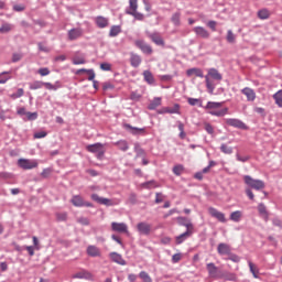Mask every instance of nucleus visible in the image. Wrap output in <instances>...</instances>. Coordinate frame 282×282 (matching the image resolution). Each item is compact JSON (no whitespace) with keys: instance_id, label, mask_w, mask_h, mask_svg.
Listing matches in <instances>:
<instances>
[{"instance_id":"obj_1","label":"nucleus","mask_w":282,"mask_h":282,"mask_svg":"<svg viewBox=\"0 0 282 282\" xmlns=\"http://www.w3.org/2000/svg\"><path fill=\"white\" fill-rule=\"evenodd\" d=\"M224 102L208 101L205 106L207 113L210 116H216L217 118H223L228 113V108H221Z\"/></svg>"},{"instance_id":"obj_2","label":"nucleus","mask_w":282,"mask_h":282,"mask_svg":"<svg viewBox=\"0 0 282 282\" xmlns=\"http://www.w3.org/2000/svg\"><path fill=\"white\" fill-rule=\"evenodd\" d=\"M210 78H213L214 80H221L224 77L221 76V73H219V70H217V68H209L208 69V74L205 76V83H206V87L207 89H209L210 91L215 90V85H213V82H210Z\"/></svg>"},{"instance_id":"obj_3","label":"nucleus","mask_w":282,"mask_h":282,"mask_svg":"<svg viewBox=\"0 0 282 282\" xmlns=\"http://www.w3.org/2000/svg\"><path fill=\"white\" fill-rule=\"evenodd\" d=\"M245 184L249 186V188H253V191H263L265 188V183L261 180H254L250 175L243 176Z\"/></svg>"},{"instance_id":"obj_4","label":"nucleus","mask_w":282,"mask_h":282,"mask_svg":"<svg viewBox=\"0 0 282 282\" xmlns=\"http://www.w3.org/2000/svg\"><path fill=\"white\" fill-rule=\"evenodd\" d=\"M86 151H88V153H96L97 154V159L98 160H102V158L105 156V152L107 151L105 149V144L102 143H94V144H89L86 147Z\"/></svg>"},{"instance_id":"obj_5","label":"nucleus","mask_w":282,"mask_h":282,"mask_svg":"<svg viewBox=\"0 0 282 282\" xmlns=\"http://www.w3.org/2000/svg\"><path fill=\"white\" fill-rule=\"evenodd\" d=\"M18 166L24 171H31V169H36L39 166V162L36 160L19 159Z\"/></svg>"},{"instance_id":"obj_6","label":"nucleus","mask_w":282,"mask_h":282,"mask_svg":"<svg viewBox=\"0 0 282 282\" xmlns=\"http://www.w3.org/2000/svg\"><path fill=\"white\" fill-rule=\"evenodd\" d=\"M70 203L73 204V206H76V208H82L83 206H86V208L94 207V204L85 202V199H83L80 195L73 196Z\"/></svg>"},{"instance_id":"obj_7","label":"nucleus","mask_w":282,"mask_h":282,"mask_svg":"<svg viewBox=\"0 0 282 282\" xmlns=\"http://www.w3.org/2000/svg\"><path fill=\"white\" fill-rule=\"evenodd\" d=\"M112 232H119V235H129V226L124 223H111Z\"/></svg>"},{"instance_id":"obj_8","label":"nucleus","mask_w":282,"mask_h":282,"mask_svg":"<svg viewBox=\"0 0 282 282\" xmlns=\"http://www.w3.org/2000/svg\"><path fill=\"white\" fill-rule=\"evenodd\" d=\"M135 47L141 50L143 54H148V56H151L153 54V47H151L148 43L144 42V40H137L134 42Z\"/></svg>"},{"instance_id":"obj_9","label":"nucleus","mask_w":282,"mask_h":282,"mask_svg":"<svg viewBox=\"0 0 282 282\" xmlns=\"http://www.w3.org/2000/svg\"><path fill=\"white\" fill-rule=\"evenodd\" d=\"M208 213H209L210 217H214L215 219H217L221 224H226V215L224 213L217 210V208L209 207Z\"/></svg>"},{"instance_id":"obj_10","label":"nucleus","mask_w":282,"mask_h":282,"mask_svg":"<svg viewBox=\"0 0 282 282\" xmlns=\"http://www.w3.org/2000/svg\"><path fill=\"white\" fill-rule=\"evenodd\" d=\"M241 94L246 96L248 102H254V100H257V93H254V89L250 87L242 88Z\"/></svg>"},{"instance_id":"obj_11","label":"nucleus","mask_w":282,"mask_h":282,"mask_svg":"<svg viewBox=\"0 0 282 282\" xmlns=\"http://www.w3.org/2000/svg\"><path fill=\"white\" fill-rule=\"evenodd\" d=\"M123 128L126 129V131H129V133H131L132 135H142L145 132L144 128H135L129 123H124Z\"/></svg>"},{"instance_id":"obj_12","label":"nucleus","mask_w":282,"mask_h":282,"mask_svg":"<svg viewBox=\"0 0 282 282\" xmlns=\"http://www.w3.org/2000/svg\"><path fill=\"white\" fill-rule=\"evenodd\" d=\"M193 32L199 39H210V32H208V30H206L204 26H195L193 29Z\"/></svg>"},{"instance_id":"obj_13","label":"nucleus","mask_w":282,"mask_h":282,"mask_svg":"<svg viewBox=\"0 0 282 282\" xmlns=\"http://www.w3.org/2000/svg\"><path fill=\"white\" fill-rule=\"evenodd\" d=\"M217 252L221 257H224V256L228 257L232 252V249L230 248V246L228 243L220 242L217 247Z\"/></svg>"},{"instance_id":"obj_14","label":"nucleus","mask_w":282,"mask_h":282,"mask_svg":"<svg viewBox=\"0 0 282 282\" xmlns=\"http://www.w3.org/2000/svg\"><path fill=\"white\" fill-rule=\"evenodd\" d=\"M137 229H138V232H140V235H145V236L151 235V225L149 223H139L137 225Z\"/></svg>"},{"instance_id":"obj_15","label":"nucleus","mask_w":282,"mask_h":282,"mask_svg":"<svg viewBox=\"0 0 282 282\" xmlns=\"http://www.w3.org/2000/svg\"><path fill=\"white\" fill-rule=\"evenodd\" d=\"M93 202H97V204H101L102 206H113V202L109 198H102L98 196V194H93L91 195Z\"/></svg>"},{"instance_id":"obj_16","label":"nucleus","mask_w":282,"mask_h":282,"mask_svg":"<svg viewBox=\"0 0 282 282\" xmlns=\"http://www.w3.org/2000/svg\"><path fill=\"white\" fill-rule=\"evenodd\" d=\"M226 124L235 127L236 129H247L246 123L239 119H226Z\"/></svg>"},{"instance_id":"obj_17","label":"nucleus","mask_w":282,"mask_h":282,"mask_svg":"<svg viewBox=\"0 0 282 282\" xmlns=\"http://www.w3.org/2000/svg\"><path fill=\"white\" fill-rule=\"evenodd\" d=\"M130 65L134 68H137L139 65H142V56L135 53H130Z\"/></svg>"},{"instance_id":"obj_18","label":"nucleus","mask_w":282,"mask_h":282,"mask_svg":"<svg viewBox=\"0 0 282 282\" xmlns=\"http://www.w3.org/2000/svg\"><path fill=\"white\" fill-rule=\"evenodd\" d=\"M83 36V29H72L68 31V40L76 41Z\"/></svg>"},{"instance_id":"obj_19","label":"nucleus","mask_w":282,"mask_h":282,"mask_svg":"<svg viewBox=\"0 0 282 282\" xmlns=\"http://www.w3.org/2000/svg\"><path fill=\"white\" fill-rule=\"evenodd\" d=\"M149 39H151L152 43L155 45H161L164 47V39H162V35L160 33H152L149 35Z\"/></svg>"},{"instance_id":"obj_20","label":"nucleus","mask_w":282,"mask_h":282,"mask_svg":"<svg viewBox=\"0 0 282 282\" xmlns=\"http://www.w3.org/2000/svg\"><path fill=\"white\" fill-rule=\"evenodd\" d=\"M73 279H86L87 281H91L94 275L89 271H79L73 275Z\"/></svg>"},{"instance_id":"obj_21","label":"nucleus","mask_w":282,"mask_h":282,"mask_svg":"<svg viewBox=\"0 0 282 282\" xmlns=\"http://www.w3.org/2000/svg\"><path fill=\"white\" fill-rule=\"evenodd\" d=\"M192 235H193V231H185L184 234H181L175 238L176 245L180 246L184 243L188 239V237H191Z\"/></svg>"},{"instance_id":"obj_22","label":"nucleus","mask_w":282,"mask_h":282,"mask_svg":"<svg viewBox=\"0 0 282 282\" xmlns=\"http://www.w3.org/2000/svg\"><path fill=\"white\" fill-rule=\"evenodd\" d=\"M110 259L115 263H118L119 265H127V261L122 259V256H120L119 253H116V252L110 253Z\"/></svg>"},{"instance_id":"obj_23","label":"nucleus","mask_w":282,"mask_h":282,"mask_svg":"<svg viewBox=\"0 0 282 282\" xmlns=\"http://www.w3.org/2000/svg\"><path fill=\"white\" fill-rule=\"evenodd\" d=\"M159 113H180V105L175 104L174 107L162 108Z\"/></svg>"},{"instance_id":"obj_24","label":"nucleus","mask_w":282,"mask_h":282,"mask_svg":"<svg viewBox=\"0 0 282 282\" xmlns=\"http://www.w3.org/2000/svg\"><path fill=\"white\" fill-rule=\"evenodd\" d=\"M187 76H197L198 78H204V72L202 68H189L186 70Z\"/></svg>"},{"instance_id":"obj_25","label":"nucleus","mask_w":282,"mask_h":282,"mask_svg":"<svg viewBox=\"0 0 282 282\" xmlns=\"http://www.w3.org/2000/svg\"><path fill=\"white\" fill-rule=\"evenodd\" d=\"M162 106V98L161 97H155L148 106V109H150V111H153L155 109H158V107Z\"/></svg>"},{"instance_id":"obj_26","label":"nucleus","mask_w":282,"mask_h":282,"mask_svg":"<svg viewBox=\"0 0 282 282\" xmlns=\"http://www.w3.org/2000/svg\"><path fill=\"white\" fill-rule=\"evenodd\" d=\"M206 268H207V272H208L209 276H212V278L217 276L218 268H217V265H215V263H213V262L207 263Z\"/></svg>"},{"instance_id":"obj_27","label":"nucleus","mask_w":282,"mask_h":282,"mask_svg":"<svg viewBox=\"0 0 282 282\" xmlns=\"http://www.w3.org/2000/svg\"><path fill=\"white\" fill-rule=\"evenodd\" d=\"M138 11V0H129V8L126 10V14H131Z\"/></svg>"},{"instance_id":"obj_28","label":"nucleus","mask_w":282,"mask_h":282,"mask_svg":"<svg viewBox=\"0 0 282 282\" xmlns=\"http://www.w3.org/2000/svg\"><path fill=\"white\" fill-rule=\"evenodd\" d=\"M87 254L89 257H100V249H98L96 246H89L87 248Z\"/></svg>"},{"instance_id":"obj_29","label":"nucleus","mask_w":282,"mask_h":282,"mask_svg":"<svg viewBox=\"0 0 282 282\" xmlns=\"http://www.w3.org/2000/svg\"><path fill=\"white\" fill-rule=\"evenodd\" d=\"M226 41L231 45H235V43H237V35L232 32V30L227 31Z\"/></svg>"},{"instance_id":"obj_30","label":"nucleus","mask_w":282,"mask_h":282,"mask_svg":"<svg viewBox=\"0 0 282 282\" xmlns=\"http://www.w3.org/2000/svg\"><path fill=\"white\" fill-rule=\"evenodd\" d=\"M248 265L253 279H259V268H257V264L252 263V261H248Z\"/></svg>"},{"instance_id":"obj_31","label":"nucleus","mask_w":282,"mask_h":282,"mask_svg":"<svg viewBox=\"0 0 282 282\" xmlns=\"http://www.w3.org/2000/svg\"><path fill=\"white\" fill-rule=\"evenodd\" d=\"M143 78L145 83H148L149 85H153L155 83V79L153 78V74L150 70L143 72Z\"/></svg>"},{"instance_id":"obj_32","label":"nucleus","mask_w":282,"mask_h":282,"mask_svg":"<svg viewBox=\"0 0 282 282\" xmlns=\"http://www.w3.org/2000/svg\"><path fill=\"white\" fill-rule=\"evenodd\" d=\"M181 19H182V13L175 12L174 14H172L171 21L174 25L180 26L182 23Z\"/></svg>"},{"instance_id":"obj_33","label":"nucleus","mask_w":282,"mask_h":282,"mask_svg":"<svg viewBox=\"0 0 282 282\" xmlns=\"http://www.w3.org/2000/svg\"><path fill=\"white\" fill-rule=\"evenodd\" d=\"M96 24L99 28H107V25H109V20H107V18H105V17H98L96 19Z\"/></svg>"},{"instance_id":"obj_34","label":"nucleus","mask_w":282,"mask_h":282,"mask_svg":"<svg viewBox=\"0 0 282 282\" xmlns=\"http://www.w3.org/2000/svg\"><path fill=\"white\" fill-rule=\"evenodd\" d=\"M115 145L118 147L120 151H129V143L124 140H120L116 142Z\"/></svg>"},{"instance_id":"obj_35","label":"nucleus","mask_w":282,"mask_h":282,"mask_svg":"<svg viewBox=\"0 0 282 282\" xmlns=\"http://www.w3.org/2000/svg\"><path fill=\"white\" fill-rule=\"evenodd\" d=\"M220 151H221V153H225V155H232V147H230L226 143H223L220 145Z\"/></svg>"},{"instance_id":"obj_36","label":"nucleus","mask_w":282,"mask_h":282,"mask_svg":"<svg viewBox=\"0 0 282 282\" xmlns=\"http://www.w3.org/2000/svg\"><path fill=\"white\" fill-rule=\"evenodd\" d=\"M273 99L275 100V105H278V107L282 108V90H278L274 95H273Z\"/></svg>"},{"instance_id":"obj_37","label":"nucleus","mask_w":282,"mask_h":282,"mask_svg":"<svg viewBox=\"0 0 282 282\" xmlns=\"http://www.w3.org/2000/svg\"><path fill=\"white\" fill-rule=\"evenodd\" d=\"M29 87H30L31 90L43 89V82L35 80L33 83H30Z\"/></svg>"},{"instance_id":"obj_38","label":"nucleus","mask_w":282,"mask_h":282,"mask_svg":"<svg viewBox=\"0 0 282 282\" xmlns=\"http://www.w3.org/2000/svg\"><path fill=\"white\" fill-rule=\"evenodd\" d=\"M8 32H12V24L4 23L0 28V34H8Z\"/></svg>"},{"instance_id":"obj_39","label":"nucleus","mask_w":282,"mask_h":282,"mask_svg":"<svg viewBox=\"0 0 282 282\" xmlns=\"http://www.w3.org/2000/svg\"><path fill=\"white\" fill-rule=\"evenodd\" d=\"M139 278L143 281V282H153V279H151V275H149V273H147L145 271H141L139 273Z\"/></svg>"},{"instance_id":"obj_40","label":"nucleus","mask_w":282,"mask_h":282,"mask_svg":"<svg viewBox=\"0 0 282 282\" xmlns=\"http://www.w3.org/2000/svg\"><path fill=\"white\" fill-rule=\"evenodd\" d=\"M120 32H122V29H120V26H118V25H113L110 29L109 36H118V34H120Z\"/></svg>"},{"instance_id":"obj_41","label":"nucleus","mask_w":282,"mask_h":282,"mask_svg":"<svg viewBox=\"0 0 282 282\" xmlns=\"http://www.w3.org/2000/svg\"><path fill=\"white\" fill-rule=\"evenodd\" d=\"M230 219L231 221H241V212L240 210H236L234 213L230 214Z\"/></svg>"},{"instance_id":"obj_42","label":"nucleus","mask_w":282,"mask_h":282,"mask_svg":"<svg viewBox=\"0 0 282 282\" xmlns=\"http://www.w3.org/2000/svg\"><path fill=\"white\" fill-rule=\"evenodd\" d=\"M258 17L262 20L270 19V11H268V9H262L258 11Z\"/></svg>"},{"instance_id":"obj_43","label":"nucleus","mask_w":282,"mask_h":282,"mask_svg":"<svg viewBox=\"0 0 282 282\" xmlns=\"http://www.w3.org/2000/svg\"><path fill=\"white\" fill-rule=\"evenodd\" d=\"M204 129L209 135H215V128L213 127V124L205 122Z\"/></svg>"},{"instance_id":"obj_44","label":"nucleus","mask_w":282,"mask_h":282,"mask_svg":"<svg viewBox=\"0 0 282 282\" xmlns=\"http://www.w3.org/2000/svg\"><path fill=\"white\" fill-rule=\"evenodd\" d=\"M173 173H174V175H177V176L182 175V173H184V165H182V164L175 165L173 167Z\"/></svg>"},{"instance_id":"obj_45","label":"nucleus","mask_w":282,"mask_h":282,"mask_svg":"<svg viewBox=\"0 0 282 282\" xmlns=\"http://www.w3.org/2000/svg\"><path fill=\"white\" fill-rule=\"evenodd\" d=\"M86 61L84 56L73 57V65H85Z\"/></svg>"},{"instance_id":"obj_46","label":"nucleus","mask_w":282,"mask_h":282,"mask_svg":"<svg viewBox=\"0 0 282 282\" xmlns=\"http://www.w3.org/2000/svg\"><path fill=\"white\" fill-rule=\"evenodd\" d=\"M7 74H10V72H2L0 74V85H6V82L10 80V76H6Z\"/></svg>"},{"instance_id":"obj_47","label":"nucleus","mask_w":282,"mask_h":282,"mask_svg":"<svg viewBox=\"0 0 282 282\" xmlns=\"http://www.w3.org/2000/svg\"><path fill=\"white\" fill-rule=\"evenodd\" d=\"M55 217L57 221H67V213L65 212L56 213Z\"/></svg>"},{"instance_id":"obj_48","label":"nucleus","mask_w":282,"mask_h":282,"mask_svg":"<svg viewBox=\"0 0 282 282\" xmlns=\"http://www.w3.org/2000/svg\"><path fill=\"white\" fill-rule=\"evenodd\" d=\"M43 87H45V89H47L48 91H56L57 87L48 82H43Z\"/></svg>"},{"instance_id":"obj_49","label":"nucleus","mask_w":282,"mask_h":282,"mask_svg":"<svg viewBox=\"0 0 282 282\" xmlns=\"http://www.w3.org/2000/svg\"><path fill=\"white\" fill-rule=\"evenodd\" d=\"M130 17H133L137 21H144V14L138 11H133L132 13H130Z\"/></svg>"},{"instance_id":"obj_50","label":"nucleus","mask_w":282,"mask_h":282,"mask_svg":"<svg viewBox=\"0 0 282 282\" xmlns=\"http://www.w3.org/2000/svg\"><path fill=\"white\" fill-rule=\"evenodd\" d=\"M37 47L40 50V52H45L46 54L52 52V48H50L47 45L43 44V43H39Z\"/></svg>"},{"instance_id":"obj_51","label":"nucleus","mask_w":282,"mask_h":282,"mask_svg":"<svg viewBox=\"0 0 282 282\" xmlns=\"http://www.w3.org/2000/svg\"><path fill=\"white\" fill-rule=\"evenodd\" d=\"M228 259H229V261H232L234 263H239V261H241V258L239 256L232 253V251L228 256Z\"/></svg>"},{"instance_id":"obj_52","label":"nucleus","mask_w":282,"mask_h":282,"mask_svg":"<svg viewBox=\"0 0 282 282\" xmlns=\"http://www.w3.org/2000/svg\"><path fill=\"white\" fill-rule=\"evenodd\" d=\"M258 210H259L260 215H263V217H268V210L265 209V205L259 204Z\"/></svg>"},{"instance_id":"obj_53","label":"nucleus","mask_w":282,"mask_h":282,"mask_svg":"<svg viewBox=\"0 0 282 282\" xmlns=\"http://www.w3.org/2000/svg\"><path fill=\"white\" fill-rule=\"evenodd\" d=\"M37 74H40V76H50L51 72L50 68L47 67H42L37 70Z\"/></svg>"},{"instance_id":"obj_54","label":"nucleus","mask_w":282,"mask_h":282,"mask_svg":"<svg viewBox=\"0 0 282 282\" xmlns=\"http://www.w3.org/2000/svg\"><path fill=\"white\" fill-rule=\"evenodd\" d=\"M207 28H210L212 32H217V22L214 20H210L209 22H207Z\"/></svg>"},{"instance_id":"obj_55","label":"nucleus","mask_w":282,"mask_h":282,"mask_svg":"<svg viewBox=\"0 0 282 282\" xmlns=\"http://www.w3.org/2000/svg\"><path fill=\"white\" fill-rule=\"evenodd\" d=\"M145 188H158V183L155 181H150L143 184Z\"/></svg>"},{"instance_id":"obj_56","label":"nucleus","mask_w":282,"mask_h":282,"mask_svg":"<svg viewBox=\"0 0 282 282\" xmlns=\"http://www.w3.org/2000/svg\"><path fill=\"white\" fill-rule=\"evenodd\" d=\"M224 278L226 279V281H237V274L235 273H226Z\"/></svg>"},{"instance_id":"obj_57","label":"nucleus","mask_w":282,"mask_h":282,"mask_svg":"<svg viewBox=\"0 0 282 282\" xmlns=\"http://www.w3.org/2000/svg\"><path fill=\"white\" fill-rule=\"evenodd\" d=\"M164 202V195L162 193L155 194V204H162Z\"/></svg>"},{"instance_id":"obj_58","label":"nucleus","mask_w":282,"mask_h":282,"mask_svg":"<svg viewBox=\"0 0 282 282\" xmlns=\"http://www.w3.org/2000/svg\"><path fill=\"white\" fill-rule=\"evenodd\" d=\"M50 175H52V169H50V167L44 169L41 173V176L44 178H47Z\"/></svg>"},{"instance_id":"obj_59","label":"nucleus","mask_w":282,"mask_h":282,"mask_svg":"<svg viewBox=\"0 0 282 282\" xmlns=\"http://www.w3.org/2000/svg\"><path fill=\"white\" fill-rule=\"evenodd\" d=\"M100 69H102V72H111V64L102 63L100 64Z\"/></svg>"},{"instance_id":"obj_60","label":"nucleus","mask_w":282,"mask_h":282,"mask_svg":"<svg viewBox=\"0 0 282 282\" xmlns=\"http://www.w3.org/2000/svg\"><path fill=\"white\" fill-rule=\"evenodd\" d=\"M23 94H25V91L23 90V88L18 89L17 94L11 95V98L15 99V98H21L23 96Z\"/></svg>"},{"instance_id":"obj_61","label":"nucleus","mask_w":282,"mask_h":282,"mask_svg":"<svg viewBox=\"0 0 282 282\" xmlns=\"http://www.w3.org/2000/svg\"><path fill=\"white\" fill-rule=\"evenodd\" d=\"M142 98V95L138 94L137 91H132L130 94V100H140Z\"/></svg>"},{"instance_id":"obj_62","label":"nucleus","mask_w":282,"mask_h":282,"mask_svg":"<svg viewBox=\"0 0 282 282\" xmlns=\"http://www.w3.org/2000/svg\"><path fill=\"white\" fill-rule=\"evenodd\" d=\"M236 159L238 160V162H248V160H250V156H241V154L237 153Z\"/></svg>"},{"instance_id":"obj_63","label":"nucleus","mask_w":282,"mask_h":282,"mask_svg":"<svg viewBox=\"0 0 282 282\" xmlns=\"http://www.w3.org/2000/svg\"><path fill=\"white\" fill-rule=\"evenodd\" d=\"M28 120H36L39 118V115L36 112H26Z\"/></svg>"},{"instance_id":"obj_64","label":"nucleus","mask_w":282,"mask_h":282,"mask_svg":"<svg viewBox=\"0 0 282 282\" xmlns=\"http://www.w3.org/2000/svg\"><path fill=\"white\" fill-rule=\"evenodd\" d=\"M46 135H47V132H45V131H40V132L34 133V138L37 140L41 138H46Z\"/></svg>"}]
</instances>
